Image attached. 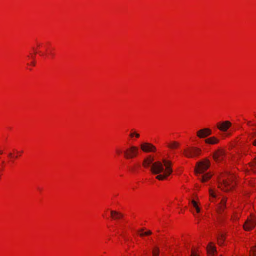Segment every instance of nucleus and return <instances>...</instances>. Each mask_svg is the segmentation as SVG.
Returning a JSON list of instances; mask_svg holds the SVG:
<instances>
[{
	"mask_svg": "<svg viewBox=\"0 0 256 256\" xmlns=\"http://www.w3.org/2000/svg\"><path fill=\"white\" fill-rule=\"evenodd\" d=\"M154 158L149 156L144 160L142 165L145 168L148 167L152 164L150 170L154 174H156L162 172L163 174L158 175L156 178L158 180H164L170 176L172 172V163L170 161L163 159L162 162L157 161L153 162Z\"/></svg>",
	"mask_w": 256,
	"mask_h": 256,
	"instance_id": "obj_1",
	"label": "nucleus"
},
{
	"mask_svg": "<svg viewBox=\"0 0 256 256\" xmlns=\"http://www.w3.org/2000/svg\"><path fill=\"white\" fill-rule=\"evenodd\" d=\"M234 176L231 174H224L219 178L218 187L225 192H228L234 186Z\"/></svg>",
	"mask_w": 256,
	"mask_h": 256,
	"instance_id": "obj_2",
	"label": "nucleus"
},
{
	"mask_svg": "<svg viewBox=\"0 0 256 256\" xmlns=\"http://www.w3.org/2000/svg\"><path fill=\"white\" fill-rule=\"evenodd\" d=\"M210 166V162L206 159L198 163V167L196 169V174L202 182H204L210 179L212 175L210 174H206L202 176L200 174H202Z\"/></svg>",
	"mask_w": 256,
	"mask_h": 256,
	"instance_id": "obj_3",
	"label": "nucleus"
},
{
	"mask_svg": "<svg viewBox=\"0 0 256 256\" xmlns=\"http://www.w3.org/2000/svg\"><path fill=\"white\" fill-rule=\"evenodd\" d=\"M201 150L197 148L192 147L186 149L184 152V156L188 158H192L198 156Z\"/></svg>",
	"mask_w": 256,
	"mask_h": 256,
	"instance_id": "obj_4",
	"label": "nucleus"
},
{
	"mask_svg": "<svg viewBox=\"0 0 256 256\" xmlns=\"http://www.w3.org/2000/svg\"><path fill=\"white\" fill-rule=\"evenodd\" d=\"M138 148L135 146H132L124 152V156L126 158H131L137 155Z\"/></svg>",
	"mask_w": 256,
	"mask_h": 256,
	"instance_id": "obj_5",
	"label": "nucleus"
},
{
	"mask_svg": "<svg viewBox=\"0 0 256 256\" xmlns=\"http://www.w3.org/2000/svg\"><path fill=\"white\" fill-rule=\"evenodd\" d=\"M256 225V218L254 216L248 218L244 224V228L246 230H250L254 228Z\"/></svg>",
	"mask_w": 256,
	"mask_h": 256,
	"instance_id": "obj_6",
	"label": "nucleus"
},
{
	"mask_svg": "<svg viewBox=\"0 0 256 256\" xmlns=\"http://www.w3.org/2000/svg\"><path fill=\"white\" fill-rule=\"evenodd\" d=\"M231 123L229 121H224L218 122L217 124V128L221 131L226 132L231 126Z\"/></svg>",
	"mask_w": 256,
	"mask_h": 256,
	"instance_id": "obj_7",
	"label": "nucleus"
},
{
	"mask_svg": "<svg viewBox=\"0 0 256 256\" xmlns=\"http://www.w3.org/2000/svg\"><path fill=\"white\" fill-rule=\"evenodd\" d=\"M212 134V131L210 129L205 128L201 129L197 132V136L200 138H206Z\"/></svg>",
	"mask_w": 256,
	"mask_h": 256,
	"instance_id": "obj_8",
	"label": "nucleus"
},
{
	"mask_svg": "<svg viewBox=\"0 0 256 256\" xmlns=\"http://www.w3.org/2000/svg\"><path fill=\"white\" fill-rule=\"evenodd\" d=\"M141 149L144 152H150L156 150L155 146L150 143H144L140 145Z\"/></svg>",
	"mask_w": 256,
	"mask_h": 256,
	"instance_id": "obj_9",
	"label": "nucleus"
},
{
	"mask_svg": "<svg viewBox=\"0 0 256 256\" xmlns=\"http://www.w3.org/2000/svg\"><path fill=\"white\" fill-rule=\"evenodd\" d=\"M224 156V152L222 150H218L214 153L213 156L216 161H220L223 159Z\"/></svg>",
	"mask_w": 256,
	"mask_h": 256,
	"instance_id": "obj_10",
	"label": "nucleus"
},
{
	"mask_svg": "<svg viewBox=\"0 0 256 256\" xmlns=\"http://www.w3.org/2000/svg\"><path fill=\"white\" fill-rule=\"evenodd\" d=\"M207 251L209 256H212L216 252V247L210 243L207 247Z\"/></svg>",
	"mask_w": 256,
	"mask_h": 256,
	"instance_id": "obj_11",
	"label": "nucleus"
},
{
	"mask_svg": "<svg viewBox=\"0 0 256 256\" xmlns=\"http://www.w3.org/2000/svg\"><path fill=\"white\" fill-rule=\"evenodd\" d=\"M110 214L114 220L120 219L123 217V214L122 213L114 210H111Z\"/></svg>",
	"mask_w": 256,
	"mask_h": 256,
	"instance_id": "obj_12",
	"label": "nucleus"
},
{
	"mask_svg": "<svg viewBox=\"0 0 256 256\" xmlns=\"http://www.w3.org/2000/svg\"><path fill=\"white\" fill-rule=\"evenodd\" d=\"M204 141L206 144H217L219 140L216 138L212 136L206 139Z\"/></svg>",
	"mask_w": 256,
	"mask_h": 256,
	"instance_id": "obj_13",
	"label": "nucleus"
},
{
	"mask_svg": "<svg viewBox=\"0 0 256 256\" xmlns=\"http://www.w3.org/2000/svg\"><path fill=\"white\" fill-rule=\"evenodd\" d=\"M191 203H192L193 207L196 209V212L198 213L200 212V209L198 207L197 202L194 200H192Z\"/></svg>",
	"mask_w": 256,
	"mask_h": 256,
	"instance_id": "obj_14",
	"label": "nucleus"
},
{
	"mask_svg": "<svg viewBox=\"0 0 256 256\" xmlns=\"http://www.w3.org/2000/svg\"><path fill=\"white\" fill-rule=\"evenodd\" d=\"M180 146V144L176 142H172V143L168 144V146L170 148H176Z\"/></svg>",
	"mask_w": 256,
	"mask_h": 256,
	"instance_id": "obj_15",
	"label": "nucleus"
},
{
	"mask_svg": "<svg viewBox=\"0 0 256 256\" xmlns=\"http://www.w3.org/2000/svg\"><path fill=\"white\" fill-rule=\"evenodd\" d=\"M226 200V198H223L221 200L220 204V210H224V208H225Z\"/></svg>",
	"mask_w": 256,
	"mask_h": 256,
	"instance_id": "obj_16",
	"label": "nucleus"
},
{
	"mask_svg": "<svg viewBox=\"0 0 256 256\" xmlns=\"http://www.w3.org/2000/svg\"><path fill=\"white\" fill-rule=\"evenodd\" d=\"M224 240V236L222 234L218 238V244L220 245H222Z\"/></svg>",
	"mask_w": 256,
	"mask_h": 256,
	"instance_id": "obj_17",
	"label": "nucleus"
},
{
	"mask_svg": "<svg viewBox=\"0 0 256 256\" xmlns=\"http://www.w3.org/2000/svg\"><path fill=\"white\" fill-rule=\"evenodd\" d=\"M250 165L254 172H256V158L252 162L250 163Z\"/></svg>",
	"mask_w": 256,
	"mask_h": 256,
	"instance_id": "obj_18",
	"label": "nucleus"
},
{
	"mask_svg": "<svg viewBox=\"0 0 256 256\" xmlns=\"http://www.w3.org/2000/svg\"><path fill=\"white\" fill-rule=\"evenodd\" d=\"M159 253V250L158 248H155L152 251V254L154 256H158Z\"/></svg>",
	"mask_w": 256,
	"mask_h": 256,
	"instance_id": "obj_19",
	"label": "nucleus"
},
{
	"mask_svg": "<svg viewBox=\"0 0 256 256\" xmlns=\"http://www.w3.org/2000/svg\"><path fill=\"white\" fill-rule=\"evenodd\" d=\"M152 234V232L150 230H148L145 232H142L140 234V236H148Z\"/></svg>",
	"mask_w": 256,
	"mask_h": 256,
	"instance_id": "obj_20",
	"label": "nucleus"
},
{
	"mask_svg": "<svg viewBox=\"0 0 256 256\" xmlns=\"http://www.w3.org/2000/svg\"><path fill=\"white\" fill-rule=\"evenodd\" d=\"M251 250L252 252V256L250 254V256H256V246L252 247Z\"/></svg>",
	"mask_w": 256,
	"mask_h": 256,
	"instance_id": "obj_21",
	"label": "nucleus"
},
{
	"mask_svg": "<svg viewBox=\"0 0 256 256\" xmlns=\"http://www.w3.org/2000/svg\"><path fill=\"white\" fill-rule=\"evenodd\" d=\"M209 193H210V196L212 198H216V194L212 191V190L210 189L209 190Z\"/></svg>",
	"mask_w": 256,
	"mask_h": 256,
	"instance_id": "obj_22",
	"label": "nucleus"
},
{
	"mask_svg": "<svg viewBox=\"0 0 256 256\" xmlns=\"http://www.w3.org/2000/svg\"><path fill=\"white\" fill-rule=\"evenodd\" d=\"M116 152L118 154L120 155V154H121L122 153V150H120V149L117 148L116 150Z\"/></svg>",
	"mask_w": 256,
	"mask_h": 256,
	"instance_id": "obj_23",
	"label": "nucleus"
},
{
	"mask_svg": "<svg viewBox=\"0 0 256 256\" xmlns=\"http://www.w3.org/2000/svg\"><path fill=\"white\" fill-rule=\"evenodd\" d=\"M190 256H198V255L194 251H192Z\"/></svg>",
	"mask_w": 256,
	"mask_h": 256,
	"instance_id": "obj_24",
	"label": "nucleus"
},
{
	"mask_svg": "<svg viewBox=\"0 0 256 256\" xmlns=\"http://www.w3.org/2000/svg\"><path fill=\"white\" fill-rule=\"evenodd\" d=\"M135 134V132H131L130 134V137H133Z\"/></svg>",
	"mask_w": 256,
	"mask_h": 256,
	"instance_id": "obj_25",
	"label": "nucleus"
},
{
	"mask_svg": "<svg viewBox=\"0 0 256 256\" xmlns=\"http://www.w3.org/2000/svg\"><path fill=\"white\" fill-rule=\"evenodd\" d=\"M134 136H136V138H138L140 136V134L136 132Z\"/></svg>",
	"mask_w": 256,
	"mask_h": 256,
	"instance_id": "obj_26",
	"label": "nucleus"
},
{
	"mask_svg": "<svg viewBox=\"0 0 256 256\" xmlns=\"http://www.w3.org/2000/svg\"><path fill=\"white\" fill-rule=\"evenodd\" d=\"M253 144L256 146V140L253 142Z\"/></svg>",
	"mask_w": 256,
	"mask_h": 256,
	"instance_id": "obj_27",
	"label": "nucleus"
},
{
	"mask_svg": "<svg viewBox=\"0 0 256 256\" xmlns=\"http://www.w3.org/2000/svg\"><path fill=\"white\" fill-rule=\"evenodd\" d=\"M8 156H9L10 157H12V153H10V154H8Z\"/></svg>",
	"mask_w": 256,
	"mask_h": 256,
	"instance_id": "obj_28",
	"label": "nucleus"
},
{
	"mask_svg": "<svg viewBox=\"0 0 256 256\" xmlns=\"http://www.w3.org/2000/svg\"><path fill=\"white\" fill-rule=\"evenodd\" d=\"M32 65H33V66H34V62H32Z\"/></svg>",
	"mask_w": 256,
	"mask_h": 256,
	"instance_id": "obj_29",
	"label": "nucleus"
},
{
	"mask_svg": "<svg viewBox=\"0 0 256 256\" xmlns=\"http://www.w3.org/2000/svg\"><path fill=\"white\" fill-rule=\"evenodd\" d=\"M250 122H248V124L250 125Z\"/></svg>",
	"mask_w": 256,
	"mask_h": 256,
	"instance_id": "obj_30",
	"label": "nucleus"
},
{
	"mask_svg": "<svg viewBox=\"0 0 256 256\" xmlns=\"http://www.w3.org/2000/svg\"><path fill=\"white\" fill-rule=\"evenodd\" d=\"M2 154V150H0V154Z\"/></svg>",
	"mask_w": 256,
	"mask_h": 256,
	"instance_id": "obj_31",
	"label": "nucleus"
},
{
	"mask_svg": "<svg viewBox=\"0 0 256 256\" xmlns=\"http://www.w3.org/2000/svg\"><path fill=\"white\" fill-rule=\"evenodd\" d=\"M143 230H144V229H142V230H140V231H143Z\"/></svg>",
	"mask_w": 256,
	"mask_h": 256,
	"instance_id": "obj_32",
	"label": "nucleus"
}]
</instances>
